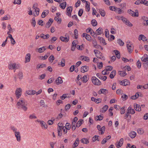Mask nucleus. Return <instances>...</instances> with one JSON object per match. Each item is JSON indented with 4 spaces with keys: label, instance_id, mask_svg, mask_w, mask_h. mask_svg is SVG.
<instances>
[{
    "label": "nucleus",
    "instance_id": "obj_1",
    "mask_svg": "<svg viewBox=\"0 0 148 148\" xmlns=\"http://www.w3.org/2000/svg\"><path fill=\"white\" fill-rule=\"evenodd\" d=\"M27 103L23 99L21 98L17 104V107L18 108H21L25 111H27Z\"/></svg>",
    "mask_w": 148,
    "mask_h": 148
},
{
    "label": "nucleus",
    "instance_id": "obj_2",
    "mask_svg": "<svg viewBox=\"0 0 148 148\" xmlns=\"http://www.w3.org/2000/svg\"><path fill=\"white\" fill-rule=\"evenodd\" d=\"M19 67L18 64H16L15 63H11L9 64L8 68L10 69H17Z\"/></svg>",
    "mask_w": 148,
    "mask_h": 148
},
{
    "label": "nucleus",
    "instance_id": "obj_3",
    "mask_svg": "<svg viewBox=\"0 0 148 148\" xmlns=\"http://www.w3.org/2000/svg\"><path fill=\"white\" fill-rule=\"evenodd\" d=\"M127 47L128 51L129 53H131L133 49V46L130 42H127Z\"/></svg>",
    "mask_w": 148,
    "mask_h": 148
},
{
    "label": "nucleus",
    "instance_id": "obj_4",
    "mask_svg": "<svg viewBox=\"0 0 148 148\" xmlns=\"http://www.w3.org/2000/svg\"><path fill=\"white\" fill-rule=\"evenodd\" d=\"M22 90L21 88H18L16 89L15 91V94L16 95V97L17 99L19 98L21 95Z\"/></svg>",
    "mask_w": 148,
    "mask_h": 148
},
{
    "label": "nucleus",
    "instance_id": "obj_5",
    "mask_svg": "<svg viewBox=\"0 0 148 148\" xmlns=\"http://www.w3.org/2000/svg\"><path fill=\"white\" fill-rule=\"evenodd\" d=\"M128 12L130 14L133 16L138 17V11L137 10H136L135 12L131 10H128Z\"/></svg>",
    "mask_w": 148,
    "mask_h": 148
},
{
    "label": "nucleus",
    "instance_id": "obj_6",
    "mask_svg": "<svg viewBox=\"0 0 148 148\" xmlns=\"http://www.w3.org/2000/svg\"><path fill=\"white\" fill-rule=\"evenodd\" d=\"M120 84L124 86L129 85H130V82L127 79H125L123 80L122 81H119Z\"/></svg>",
    "mask_w": 148,
    "mask_h": 148
},
{
    "label": "nucleus",
    "instance_id": "obj_7",
    "mask_svg": "<svg viewBox=\"0 0 148 148\" xmlns=\"http://www.w3.org/2000/svg\"><path fill=\"white\" fill-rule=\"evenodd\" d=\"M121 20L124 23H125L126 25H129L132 26V25L131 23L128 20L127 18H124V17L123 16H121Z\"/></svg>",
    "mask_w": 148,
    "mask_h": 148
},
{
    "label": "nucleus",
    "instance_id": "obj_8",
    "mask_svg": "<svg viewBox=\"0 0 148 148\" xmlns=\"http://www.w3.org/2000/svg\"><path fill=\"white\" fill-rule=\"evenodd\" d=\"M89 69V67L87 66H83L81 68V72L84 73L87 72Z\"/></svg>",
    "mask_w": 148,
    "mask_h": 148
},
{
    "label": "nucleus",
    "instance_id": "obj_9",
    "mask_svg": "<svg viewBox=\"0 0 148 148\" xmlns=\"http://www.w3.org/2000/svg\"><path fill=\"white\" fill-rule=\"evenodd\" d=\"M97 128L99 131H101V134L104 133L105 129V127L104 126L101 127L100 125H98L97 126Z\"/></svg>",
    "mask_w": 148,
    "mask_h": 148
},
{
    "label": "nucleus",
    "instance_id": "obj_10",
    "mask_svg": "<svg viewBox=\"0 0 148 148\" xmlns=\"http://www.w3.org/2000/svg\"><path fill=\"white\" fill-rule=\"evenodd\" d=\"M96 78L95 77H93V80H94V83L93 81V83L96 85H100L101 84V82L98 79Z\"/></svg>",
    "mask_w": 148,
    "mask_h": 148
},
{
    "label": "nucleus",
    "instance_id": "obj_11",
    "mask_svg": "<svg viewBox=\"0 0 148 148\" xmlns=\"http://www.w3.org/2000/svg\"><path fill=\"white\" fill-rule=\"evenodd\" d=\"M73 10V7L72 6H69L67 8L66 12L67 15L69 16H71V13Z\"/></svg>",
    "mask_w": 148,
    "mask_h": 148
},
{
    "label": "nucleus",
    "instance_id": "obj_12",
    "mask_svg": "<svg viewBox=\"0 0 148 148\" xmlns=\"http://www.w3.org/2000/svg\"><path fill=\"white\" fill-rule=\"evenodd\" d=\"M31 58V55L30 53H28L26 54L25 57V62L26 63L30 62Z\"/></svg>",
    "mask_w": 148,
    "mask_h": 148
},
{
    "label": "nucleus",
    "instance_id": "obj_13",
    "mask_svg": "<svg viewBox=\"0 0 148 148\" xmlns=\"http://www.w3.org/2000/svg\"><path fill=\"white\" fill-rule=\"evenodd\" d=\"M15 135L16 138L18 141L19 142L21 140V136L20 133L19 132H16L15 133Z\"/></svg>",
    "mask_w": 148,
    "mask_h": 148
},
{
    "label": "nucleus",
    "instance_id": "obj_14",
    "mask_svg": "<svg viewBox=\"0 0 148 148\" xmlns=\"http://www.w3.org/2000/svg\"><path fill=\"white\" fill-rule=\"evenodd\" d=\"M55 82L57 85H58L62 84L63 82V81L61 77H59L56 79Z\"/></svg>",
    "mask_w": 148,
    "mask_h": 148
},
{
    "label": "nucleus",
    "instance_id": "obj_15",
    "mask_svg": "<svg viewBox=\"0 0 148 148\" xmlns=\"http://www.w3.org/2000/svg\"><path fill=\"white\" fill-rule=\"evenodd\" d=\"M136 133L134 131L130 132L129 133V136L132 138H134L136 136Z\"/></svg>",
    "mask_w": 148,
    "mask_h": 148
},
{
    "label": "nucleus",
    "instance_id": "obj_16",
    "mask_svg": "<svg viewBox=\"0 0 148 148\" xmlns=\"http://www.w3.org/2000/svg\"><path fill=\"white\" fill-rule=\"evenodd\" d=\"M98 93L100 94L101 93L106 94L108 93V91L107 89H101L98 91Z\"/></svg>",
    "mask_w": 148,
    "mask_h": 148
},
{
    "label": "nucleus",
    "instance_id": "obj_17",
    "mask_svg": "<svg viewBox=\"0 0 148 148\" xmlns=\"http://www.w3.org/2000/svg\"><path fill=\"white\" fill-rule=\"evenodd\" d=\"M53 22V20L52 18H50L46 24L45 27L47 28L49 27L51 25L52 23Z\"/></svg>",
    "mask_w": 148,
    "mask_h": 148
},
{
    "label": "nucleus",
    "instance_id": "obj_18",
    "mask_svg": "<svg viewBox=\"0 0 148 148\" xmlns=\"http://www.w3.org/2000/svg\"><path fill=\"white\" fill-rule=\"evenodd\" d=\"M82 36L83 37H85L88 41H90L91 40V37L90 36L86 33H83L82 35Z\"/></svg>",
    "mask_w": 148,
    "mask_h": 148
},
{
    "label": "nucleus",
    "instance_id": "obj_19",
    "mask_svg": "<svg viewBox=\"0 0 148 148\" xmlns=\"http://www.w3.org/2000/svg\"><path fill=\"white\" fill-rule=\"evenodd\" d=\"M79 59L81 60L88 62L89 61V57L84 56H81L79 57Z\"/></svg>",
    "mask_w": 148,
    "mask_h": 148
},
{
    "label": "nucleus",
    "instance_id": "obj_20",
    "mask_svg": "<svg viewBox=\"0 0 148 148\" xmlns=\"http://www.w3.org/2000/svg\"><path fill=\"white\" fill-rule=\"evenodd\" d=\"M127 114H134L135 112L134 110L133 109H132L131 107H129L127 110Z\"/></svg>",
    "mask_w": 148,
    "mask_h": 148
},
{
    "label": "nucleus",
    "instance_id": "obj_21",
    "mask_svg": "<svg viewBox=\"0 0 148 148\" xmlns=\"http://www.w3.org/2000/svg\"><path fill=\"white\" fill-rule=\"evenodd\" d=\"M26 93L29 95H33L36 93V91L34 90H28L26 91Z\"/></svg>",
    "mask_w": 148,
    "mask_h": 148
},
{
    "label": "nucleus",
    "instance_id": "obj_22",
    "mask_svg": "<svg viewBox=\"0 0 148 148\" xmlns=\"http://www.w3.org/2000/svg\"><path fill=\"white\" fill-rule=\"evenodd\" d=\"M134 106L135 110L136 111H140L141 110V107L140 105L138 104H134Z\"/></svg>",
    "mask_w": 148,
    "mask_h": 148
},
{
    "label": "nucleus",
    "instance_id": "obj_23",
    "mask_svg": "<svg viewBox=\"0 0 148 148\" xmlns=\"http://www.w3.org/2000/svg\"><path fill=\"white\" fill-rule=\"evenodd\" d=\"M94 52L96 56L98 58H100V56H101V54H100V52L99 51L97 50H94Z\"/></svg>",
    "mask_w": 148,
    "mask_h": 148
},
{
    "label": "nucleus",
    "instance_id": "obj_24",
    "mask_svg": "<svg viewBox=\"0 0 148 148\" xmlns=\"http://www.w3.org/2000/svg\"><path fill=\"white\" fill-rule=\"evenodd\" d=\"M38 122H40L41 125V126L42 127L44 128L45 129H46L47 128V126L46 125L45 123L43 121H39L38 120Z\"/></svg>",
    "mask_w": 148,
    "mask_h": 148
},
{
    "label": "nucleus",
    "instance_id": "obj_25",
    "mask_svg": "<svg viewBox=\"0 0 148 148\" xmlns=\"http://www.w3.org/2000/svg\"><path fill=\"white\" fill-rule=\"evenodd\" d=\"M60 39L62 41L67 42L68 41L69 38L67 37H64L63 36H61L60 38Z\"/></svg>",
    "mask_w": 148,
    "mask_h": 148
},
{
    "label": "nucleus",
    "instance_id": "obj_26",
    "mask_svg": "<svg viewBox=\"0 0 148 148\" xmlns=\"http://www.w3.org/2000/svg\"><path fill=\"white\" fill-rule=\"evenodd\" d=\"M116 74V71L115 70H113L111 73L110 77L111 79L113 78Z\"/></svg>",
    "mask_w": 148,
    "mask_h": 148
},
{
    "label": "nucleus",
    "instance_id": "obj_27",
    "mask_svg": "<svg viewBox=\"0 0 148 148\" xmlns=\"http://www.w3.org/2000/svg\"><path fill=\"white\" fill-rule=\"evenodd\" d=\"M117 58L119 59L120 58V55L119 52L117 50H116L113 51Z\"/></svg>",
    "mask_w": 148,
    "mask_h": 148
},
{
    "label": "nucleus",
    "instance_id": "obj_28",
    "mask_svg": "<svg viewBox=\"0 0 148 148\" xmlns=\"http://www.w3.org/2000/svg\"><path fill=\"white\" fill-rule=\"evenodd\" d=\"M139 96V92H136L135 95L132 96L131 97V99H137Z\"/></svg>",
    "mask_w": 148,
    "mask_h": 148
},
{
    "label": "nucleus",
    "instance_id": "obj_29",
    "mask_svg": "<svg viewBox=\"0 0 148 148\" xmlns=\"http://www.w3.org/2000/svg\"><path fill=\"white\" fill-rule=\"evenodd\" d=\"M123 138H121L118 143V144L117 145V147L119 148V147H118V146H119V147H121L123 143Z\"/></svg>",
    "mask_w": 148,
    "mask_h": 148
},
{
    "label": "nucleus",
    "instance_id": "obj_30",
    "mask_svg": "<svg viewBox=\"0 0 148 148\" xmlns=\"http://www.w3.org/2000/svg\"><path fill=\"white\" fill-rule=\"evenodd\" d=\"M46 49V46H44L39 48L38 52L39 53H41L43 52Z\"/></svg>",
    "mask_w": 148,
    "mask_h": 148
},
{
    "label": "nucleus",
    "instance_id": "obj_31",
    "mask_svg": "<svg viewBox=\"0 0 148 148\" xmlns=\"http://www.w3.org/2000/svg\"><path fill=\"white\" fill-rule=\"evenodd\" d=\"M83 121V120L82 119H80L76 123V127H80Z\"/></svg>",
    "mask_w": 148,
    "mask_h": 148
},
{
    "label": "nucleus",
    "instance_id": "obj_32",
    "mask_svg": "<svg viewBox=\"0 0 148 148\" xmlns=\"http://www.w3.org/2000/svg\"><path fill=\"white\" fill-rule=\"evenodd\" d=\"M146 38L143 35H140L139 37L138 40H142L143 41L145 40H147V39H145Z\"/></svg>",
    "mask_w": 148,
    "mask_h": 148
},
{
    "label": "nucleus",
    "instance_id": "obj_33",
    "mask_svg": "<svg viewBox=\"0 0 148 148\" xmlns=\"http://www.w3.org/2000/svg\"><path fill=\"white\" fill-rule=\"evenodd\" d=\"M103 117L101 115L96 116L95 117V120L97 121L101 120L103 119Z\"/></svg>",
    "mask_w": 148,
    "mask_h": 148
},
{
    "label": "nucleus",
    "instance_id": "obj_34",
    "mask_svg": "<svg viewBox=\"0 0 148 148\" xmlns=\"http://www.w3.org/2000/svg\"><path fill=\"white\" fill-rule=\"evenodd\" d=\"M66 1L60 4V7L62 9H64L65 8L66 6Z\"/></svg>",
    "mask_w": 148,
    "mask_h": 148
},
{
    "label": "nucleus",
    "instance_id": "obj_35",
    "mask_svg": "<svg viewBox=\"0 0 148 148\" xmlns=\"http://www.w3.org/2000/svg\"><path fill=\"white\" fill-rule=\"evenodd\" d=\"M46 66L45 64H38L36 66L37 69H38L40 68H42Z\"/></svg>",
    "mask_w": 148,
    "mask_h": 148
},
{
    "label": "nucleus",
    "instance_id": "obj_36",
    "mask_svg": "<svg viewBox=\"0 0 148 148\" xmlns=\"http://www.w3.org/2000/svg\"><path fill=\"white\" fill-rule=\"evenodd\" d=\"M34 12H36V13L34 14V15L35 16H38L39 14V13L40 11V9L38 8H37L34 9Z\"/></svg>",
    "mask_w": 148,
    "mask_h": 148
},
{
    "label": "nucleus",
    "instance_id": "obj_37",
    "mask_svg": "<svg viewBox=\"0 0 148 148\" xmlns=\"http://www.w3.org/2000/svg\"><path fill=\"white\" fill-rule=\"evenodd\" d=\"M93 99L94 100L93 101H95L97 103H101L102 101V99H101L99 98L96 99L94 98L93 97Z\"/></svg>",
    "mask_w": 148,
    "mask_h": 148
},
{
    "label": "nucleus",
    "instance_id": "obj_38",
    "mask_svg": "<svg viewBox=\"0 0 148 148\" xmlns=\"http://www.w3.org/2000/svg\"><path fill=\"white\" fill-rule=\"evenodd\" d=\"M81 142L83 143H85L86 144H87L89 143L88 140L86 138L82 139L81 140Z\"/></svg>",
    "mask_w": 148,
    "mask_h": 148
},
{
    "label": "nucleus",
    "instance_id": "obj_39",
    "mask_svg": "<svg viewBox=\"0 0 148 148\" xmlns=\"http://www.w3.org/2000/svg\"><path fill=\"white\" fill-rule=\"evenodd\" d=\"M96 32L97 35L101 34L103 32V29L99 28L96 30Z\"/></svg>",
    "mask_w": 148,
    "mask_h": 148
},
{
    "label": "nucleus",
    "instance_id": "obj_40",
    "mask_svg": "<svg viewBox=\"0 0 148 148\" xmlns=\"http://www.w3.org/2000/svg\"><path fill=\"white\" fill-rule=\"evenodd\" d=\"M79 141V139L78 138H77L75 142L73 144V145L74 146L73 147V148H75L77 147Z\"/></svg>",
    "mask_w": 148,
    "mask_h": 148
},
{
    "label": "nucleus",
    "instance_id": "obj_41",
    "mask_svg": "<svg viewBox=\"0 0 148 148\" xmlns=\"http://www.w3.org/2000/svg\"><path fill=\"white\" fill-rule=\"evenodd\" d=\"M119 74L121 76L124 77L126 75V73L124 71H120L119 72Z\"/></svg>",
    "mask_w": 148,
    "mask_h": 148
},
{
    "label": "nucleus",
    "instance_id": "obj_42",
    "mask_svg": "<svg viewBox=\"0 0 148 148\" xmlns=\"http://www.w3.org/2000/svg\"><path fill=\"white\" fill-rule=\"evenodd\" d=\"M82 81L84 83L86 82L88 80L86 75H84L82 78Z\"/></svg>",
    "mask_w": 148,
    "mask_h": 148
},
{
    "label": "nucleus",
    "instance_id": "obj_43",
    "mask_svg": "<svg viewBox=\"0 0 148 148\" xmlns=\"http://www.w3.org/2000/svg\"><path fill=\"white\" fill-rule=\"evenodd\" d=\"M55 119L53 118H51V120H49L47 122V123L49 125H52L53 123V121H54Z\"/></svg>",
    "mask_w": 148,
    "mask_h": 148
},
{
    "label": "nucleus",
    "instance_id": "obj_44",
    "mask_svg": "<svg viewBox=\"0 0 148 148\" xmlns=\"http://www.w3.org/2000/svg\"><path fill=\"white\" fill-rule=\"evenodd\" d=\"M71 127L70 124L68 123H67L66 124V126H65L64 128H66L68 130H69Z\"/></svg>",
    "mask_w": 148,
    "mask_h": 148
},
{
    "label": "nucleus",
    "instance_id": "obj_45",
    "mask_svg": "<svg viewBox=\"0 0 148 148\" xmlns=\"http://www.w3.org/2000/svg\"><path fill=\"white\" fill-rule=\"evenodd\" d=\"M98 38L100 40V42L101 43H102L104 45H106V43L104 39L102 37H98Z\"/></svg>",
    "mask_w": 148,
    "mask_h": 148
},
{
    "label": "nucleus",
    "instance_id": "obj_46",
    "mask_svg": "<svg viewBox=\"0 0 148 148\" xmlns=\"http://www.w3.org/2000/svg\"><path fill=\"white\" fill-rule=\"evenodd\" d=\"M142 4L146 6H148V1L146 0H142L141 4Z\"/></svg>",
    "mask_w": 148,
    "mask_h": 148
},
{
    "label": "nucleus",
    "instance_id": "obj_47",
    "mask_svg": "<svg viewBox=\"0 0 148 148\" xmlns=\"http://www.w3.org/2000/svg\"><path fill=\"white\" fill-rule=\"evenodd\" d=\"M99 136L95 135L93 137V142H95L96 141H99Z\"/></svg>",
    "mask_w": 148,
    "mask_h": 148
},
{
    "label": "nucleus",
    "instance_id": "obj_48",
    "mask_svg": "<svg viewBox=\"0 0 148 148\" xmlns=\"http://www.w3.org/2000/svg\"><path fill=\"white\" fill-rule=\"evenodd\" d=\"M29 118L31 119H35L37 118L36 116L34 114H33L30 115L29 116Z\"/></svg>",
    "mask_w": 148,
    "mask_h": 148
},
{
    "label": "nucleus",
    "instance_id": "obj_49",
    "mask_svg": "<svg viewBox=\"0 0 148 148\" xmlns=\"http://www.w3.org/2000/svg\"><path fill=\"white\" fill-rule=\"evenodd\" d=\"M113 69V67L111 66H107L106 68V70L107 71L112 70Z\"/></svg>",
    "mask_w": 148,
    "mask_h": 148
},
{
    "label": "nucleus",
    "instance_id": "obj_50",
    "mask_svg": "<svg viewBox=\"0 0 148 148\" xmlns=\"http://www.w3.org/2000/svg\"><path fill=\"white\" fill-rule=\"evenodd\" d=\"M61 65L62 67H64L65 65V60L62 58L61 62Z\"/></svg>",
    "mask_w": 148,
    "mask_h": 148
},
{
    "label": "nucleus",
    "instance_id": "obj_51",
    "mask_svg": "<svg viewBox=\"0 0 148 148\" xmlns=\"http://www.w3.org/2000/svg\"><path fill=\"white\" fill-rule=\"evenodd\" d=\"M118 43L120 45L123 46L124 45V43L120 39H119L118 40Z\"/></svg>",
    "mask_w": 148,
    "mask_h": 148
},
{
    "label": "nucleus",
    "instance_id": "obj_52",
    "mask_svg": "<svg viewBox=\"0 0 148 148\" xmlns=\"http://www.w3.org/2000/svg\"><path fill=\"white\" fill-rule=\"evenodd\" d=\"M105 36L107 38H109V35L108 32V29H106L105 32Z\"/></svg>",
    "mask_w": 148,
    "mask_h": 148
},
{
    "label": "nucleus",
    "instance_id": "obj_53",
    "mask_svg": "<svg viewBox=\"0 0 148 148\" xmlns=\"http://www.w3.org/2000/svg\"><path fill=\"white\" fill-rule=\"evenodd\" d=\"M137 132L139 134L141 135L144 133V131L142 129H138L137 130Z\"/></svg>",
    "mask_w": 148,
    "mask_h": 148
},
{
    "label": "nucleus",
    "instance_id": "obj_54",
    "mask_svg": "<svg viewBox=\"0 0 148 148\" xmlns=\"http://www.w3.org/2000/svg\"><path fill=\"white\" fill-rule=\"evenodd\" d=\"M49 61L50 62H51H51H52L54 60V57L52 55L50 56L49 58Z\"/></svg>",
    "mask_w": 148,
    "mask_h": 148
},
{
    "label": "nucleus",
    "instance_id": "obj_55",
    "mask_svg": "<svg viewBox=\"0 0 148 148\" xmlns=\"http://www.w3.org/2000/svg\"><path fill=\"white\" fill-rule=\"evenodd\" d=\"M18 76L19 78L20 79H21L23 77V73L21 71H20L18 72Z\"/></svg>",
    "mask_w": 148,
    "mask_h": 148
},
{
    "label": "nucleus",
    "instance_id": "obj_56",
    "mask_svg": "<svg viewBox=\"0 0 148 148\" xmlns=\"http://www.w3.org/2000/svg\"><path fill=\"white\" fill-rule=\"evenodd\" d=\"M93 15H95L97 17H98V16H100L99 14L97 12L96 10L95 9H93Z\"/></svg>",
    "mask_w": 148,
    "mask_h": 148
},
{
    "label": "nucleus",
    "instance_id": "obj_57",
    "mask_svg": "<svg viewBox=\"0 0 148 148\" xmlns=\"http://www.w3.org/2000/svg\"><path fill=\"white\" fill-rule=\"evenodd\" d=\"M108 106L107 105H106L103 106L102 109L103 110V112H105L108 109Z\"/></svg>",
    "mask_w": 148,
    "mask_h": 148
},
{
    "label": "nucleus",
    "instance_id": "obj_58",
    "mask_svg": "<svg viewBox=\"0 0 148 148\" xmlns=\"http://www.w3.org/2000/svg\"><path fill=\"white\" fill-rule=\"evenodd\" d=\"M21 3V0H14L13 3L14 4H20Z\"/></svg>",
    "mask_w": 148,
    "mask_h": 148
},
{
    "label": "nucleus",
    "instance_id": "obj_59",
    "mask_svg": "<svg viewBox=\"0 0 148 148\" xmlns=\"http://www.w3.org/2000/svg\"><path fill=\"white\" fill-rule=\"evenodd\" d=\"M71 105L70 104H68L67 105H66L65 107V109L66 110H69L70 107H71Z\"/></svg>",
    "mask_w": 148,
    "mask_h": 148
},
{
    "label": "nucleus",
    "instance_id": "obj_60",
    "mask_svg": "<svg viewBox=\"0 0 148 148\" xmlns=\"http://www.w3.org/2000/svg\"><path fill=\"white\" fill-rule=\"evenodd\" d=\"M126 148H136V147L135 145H133L131 147H130V143L127 144V146Z\"/></svg>",
    "mask_w": 148,
    "mask_h": 148
},
{
    "label": "nucleus",
    "instance_id": "obj_61",
    "mask_svg": "<svg viewBox=\"0 0 148 148\" xmlns=\"http://www.w3.org/2000/svg\"><path fill=\"white\" fill-rule=\"evenodd\" d=\"M99 12L100 14L101 15V16H104L105 15V13L104 10H101L99 11Z\"/></svg>",
    "mask_w": 148,
    "mask_h": 148
},
{
    "label": "nucleus",
    "instance_id": "obj_62",
    "mask_svg": "<svg viewBox=\"0 0 148 148\" xmlns=\"http://www.w3.org/2000/svg\"><path fill=\"white\" fill-rule=\"evenodd\" d=\"M115 11L119 14H121V10L119 8H116Z\"/></svg>",
    "mask_w": 148,
    "mask_h": 148
},
{
    "label": "nucleus",
    "instance_id": "obj_63",
    "mask_svg": "<svg viewBox=\"0 0 148 148\" xmlns=\"http://www.w3.org/2000/svg\"><path fill=\"white\" fill-rule=\"evenodd\" d=\"M136 65L140 69L141 67V64L140 61L139 60L136 63Z\"/></svg>",
    "mask_w": 148,
    "mask_h": 148
},
{
    "label": "nucleus",
    "instance_id": "obj_64",
    "mask_svg": "<svg viewBox=\"0 0 148 148\" xmlns=\"http://www.w3.org/2000/svg\"><path fill=\"white\" fill-rule=\"evenodd\" d=\"M83 10L81 9H80L78 12V15L79 16H81L83 13Z\"/></svg>",
    "mask_w": 148,
    "mask_h": 148
}]
</instances>
